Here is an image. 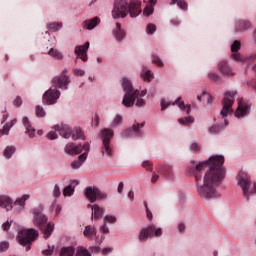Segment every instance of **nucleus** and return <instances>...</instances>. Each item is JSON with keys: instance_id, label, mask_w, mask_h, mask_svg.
Instances as JSON below:
<instances>
[{"instance_id": "1", "label": "nucleus", "mask_w": 256, "mask_h": 256, "mask_svg": "<svg viewBox=\"0 0 256 256\" xmlns=\"http://www.w3.org/2000/svg\"><path fill=\"white\" fill-rule=\"evenodd\" d=\"M224 161L223 156L214 155L211 156L208 161L191 165V168L194 169L196 182L199 181V173H201L205 167H209V171H207L203 177V184L197 187L198 195H200L202 199H213L217 197V185L219 181L225 179V169H223Z\"/></svg>"}, {"instance_id": "2", "label": "nucleus", "mask_w": 256, "mask_h": 256, "mask_svg": "<svg viewBox=\"0 0 256 256\" xmlns=\"http://www.w3.org/2000/svg\"><path fill=\"white\" fill-rule=\"evenodd\" d=\"M122 88L124 91V96L122 99V105L130 108L136 105L137 107H145L146 102L143 99L147 95V89L139 92V90H133V84L131 80L124 77L122 78Z\"/></svg>"}, {"instance_id": "3", "label": "nucleus", "mask_w": 256, "mask_h": 256, "mask_svg": "<svg viewBox=\"0 0 256 256\" xmlns=\"http://www.w3.org/2000/svg\"><path fill=\"white\" fill-rule=\"evenodd\" d=\"M127 15L130 17H139L141 15V1L139 0H116L114 9L112 10L113 19H125Z\"/></svg>"}, {"instance_id": "4", "label": "nucleus", "mask_w": 256, "mask_h": 256, "mask_svg": "<svg viewBox=\"0 0 256 256\" xmlns=\"http://www.w3.org/2000/svg\"><path fill=\"white\" fill-rule=\"evenodd\" d=\"M237 185L242 189L244 197L256 195V183H251V177L246 171L241 170L236 178Z\"/></svg>"}, {"instance_id": "5", "label": "nucleus", "mask_w": 256, "mask_h": 256, "mask_svg": "<svg viewBox=\"0 0 256 256\" xmlns=\"http://www.w3.org/2000/svg\"><path fill=\"white\" fill-rule=\"evenodd\" d=\"M16 233H18V241L20 245L26 247V251L31 249V243L39 237V232L35 229H23L19 226L16 227Z\"/></svg>"}, {"instance_id": "6", "label": "nucleus", "mask_w": 256, "mask_h": 256, "mask_svg": "<svg viewBox=\"0 0 256 256\" xmlns=\"http://www.w3.org/2000/svg\"><path fill=\"white\" fill-rule=\"evenodd\" d=\"M235 95H237V92L235 91L224 93V98L222 101L223 108L220 112V115L225 122V127H227V116L230 113H233V103H235Z\"/></svg>"}, {"instance_id": "7", "label": "nucleus", "mask_w": 256, "mask_h": 256, "mask_svg": "<svg viewBox=\"0 0 256 256\" xmlns=\"http://www.w3.org/2000/svg\"><path fill=\"white\" fill-rule=\"evenodd\" d=\"M100 137L103 141V146L101 153L103 156L111 157L113 155V148H111V139H113V130L111 129H104L100 133Z\"/></svg>"}, {"instance_id": "8", "label": "nucleus", "mask_w": 256, "mask_h": 256, "mask_svg": "<svg viewBox=\"0 0 256 256\" xmlns=\"http://www.w3.org/2000/svg\"><path fill=\"white\" fill-rule=\"evenodd\" d=\"M163 229L155 225H150L146 229H142L138 236L139 241H147L149 237H161Z\"/></svg>"}, {"instance_id": "9", "label": "nucleus", "mask_w": 256, "mask_h": 256, "mask_svg": "<svg viewBox=\"0 0 256 256\" xmlns=\"http://www.w3.org/2000/svg\"><path fill=\"white\" fill-rule=\"evenodd\" d=\"M85 195L87 199L91 201V203H95L96 201H104V199H107V194L95 187L86 188Z\"/></svg>"}, {"instance_id": "10", "label": "nucleus", "mask_w": 256, "mask_h": 256, "mask_svg": "<svg viewBox=\"0 0 256 256\" xmlns=\"http://www.w3.org/2000/svg\"><path fill=\"white\" fill-rule=\"evenodd\" d=\"M60 96L61 92H59L55 86H52L44 93L42 101L45 105H53V103H57V99H59Z\"/></svg>"}, {"instance_id": "11", "label": "nucleus", "mask_w": 256, "mask_h": 256, "mask_svg": "<svg viewBox=\"0 0 256 256\" xmlns=\"http://www.w3.org/2000/svg\"><path fill=\"white\" fill-rule=\"evenodd\" d=\"M89 145V143H85L83 145H75L74 143H69L65 146V153L67 155H80V153H85V147Z\"/></svg>"}, {"instance_id": "12", "label": "nucleus", "mask_w": 256, "mask_h": 256, "mask_svg": "<svg viewBox=\"0 0 256 256\" xmlns=\"http://www.w3.org/2000/svg\"><path fill=\"white\" fill-rule=\"evenodd\" d=\"M170 105H178L179 109L182 111H187L189 113V110L191 109V106L185 105V102L181 100V98H178L175 102H169L167 100H161V110L165 111L167 107Z\"/></svg>"}, {"instance_id": "13", "label": "nucleus", "mask_w": 256, "mask_h": 256, "mask_svg": "<svg viewBox=\"0 0 256 256\" xmlns=\"http://www.w3.org/2000/svg\"><path fill=\"white\" fill-rule=\"evenodd\" d=\"M249 109H251V105L244 103L243 99H238V109L236 110L235 117L238 119H243V117H247L249 115Z\"/></svg>"}, {"instance_id": "14", "label": "nucleus", "mask_w": 256, "mask_h": 256, "mask_svg": "<svg viewBox=\"0 0 256 256\" xmlns=\"http://www.w3.org/2000/svg\"><path fill=\"white\" fill-rule=\"evenodd\" d=\"M84 149L85 152L78 157V160L71 163L72 169H79L81 165L87 161V156L89 155V151H91V146L86 144Z\"/></svg>"}, {"instance_id": "15", "label": "nucleus", "mask_w": 256, "mask_h": 256, "mask_svg": "<svg viewBox=\"0 0 256 256\" xmlns=\"http://www.w3.org/2000/svg\"><path fill=\"white\" fill-rule=\"evenodd\" d=\"M89 42H86L84 45L76 46L74 53L77 55L81 61H87L89 58L87 56V51H89Z\"/></svg>"}, {"instance_id": "16", "label": "nucleus", "mask_w": 256, "mask_h": 256, "mask_svg": "<svg viewBox=\"0 0 256 256\" xmlns=\"http://www.w3.org/2000/svg\"><path fill=\"white\" fill-rule=\"evenodd\" d=\"M54 130L58 131L59 135L64 137V139H69V137H71L73 134V129H71V127H69L67 124H62L61 126L55 125Z\"/></svg>"}, {"instance_id": "17", "label": "nucleus", "mask_w": 256, "mask_h": 256, "mask_svg": "<svg viewBox=\"0 0 256 256\" xmlns=\"http://www.w3.org/2000/svg\"><path fill=\"white\" fill-rule=\"evenodd\" d=\"M34 215V225H45L47 223V216L43 215L41 208H36L33 210Z\"/></svg>"}, {"instance_id": "18", "label": "nucleus", "mask_w": 256, "mask_h": 256, "mask_svg": "<svg viewBox=\"0 0 256 256\" xmlns=\"http://www.w3.org/2000/svg\"><path fill=\"white\" fill-rule=\"evenodd\" d=\"M240 49H241V42L234 41V43L231 46L232 59H234V61H237L238 63H243V57L238 52Z\"/></svg>"}, {"instance_id": "19", "label": "nucleus", "mask_w": 256, "mask_h": 256, "mask_svg": "<svg viewBox=\"0 0 256 256\" xmlns=\"http://www.w3.org/2000/svg\"><path fill=\"white\" fill-rule=\"evenodd\" d=\"M52 83L55 87H59V89H67V85H69V77L66 75H62L60 77H55L52 80Z\"/></svg>"}, {"instance_id": "20", "label": "nucleus", "mask_w": 256, "mask_h": 256, "mask_svg": "<svg viewBox=\"0 0 256 256\" xmlns=\"http://www.w3.org/2000/svg\"><path fill=\"white\" fill-rule=\"evenodd\" d=\"M0 207L5 211H11L13 209V199L7 195H0Z\"/></svg>"}, {"instance_id": "21", "label": "nucleus", "mask_w": 256, "mask_h": 256, "mask_svg": "<svg viewBox=\"0 0 256 256\" xmlns=\"http://www.w3.org/2000/svg\"><path fill=\"white\" fill-rule=\"evenodd\" d=\"M218 71L227 77H233L235 75V72L231 69V66H229V64L225 61L218 64Z\"/></svg>"}, {"instance_id": "22", "label": "nucleus", "mask_w": 256, "mask_h": 256, "mask_svg": "<svg viewBox=\"0 0 256 256\" xmlns=\"http://www.w3.org/2000/svg\"><path fill=\"white\" fill-rule=\"evenodd\" d=\"M92 209V219H101L103 217V213H105V208H101L99 205H88Z\"/></svg>"}, {"instance_id": "23", "label": "nucleus", "mask_w": 256, "mask_h": 256, "mask_svg": "<svg viewBox=\"0 0 256 256\" xmlns=\"http://www.w3.org/2000/svg\"><path fill=\"white\" fill-rule=\"evenodd\" d=\"M97 25H99V19L94 17L92 19L85 20L82 24V27L88 31H92V29H95Z\"/></svg>"}, {"instance_id": "24", "label": "nucleus", "mask_w": 256, "mask_h": 256, "mask_svg": "<svg viewBox=\"0 0 256 256\" xmlns=\"http://www.w3.org/2000/svg\"><path fill=\"white\" fill-rule=\"evenodd\" d=\"M30 197H31V195H29V194H24L21 197H19L14 202L15 207H18V209H20V211H23V209H25V203L27 201H29Z\"/></svg>"}, {"instance_id": "25", "label": "nucleus", "mask_w": 256, "mask_h": 256, "mask_svg": "<svg viewBox=\"0 0 256 256\" xmlns=\"http://www.w3.org/2000/svg\"><path fill=\"white\" fill-rule=\"evenodd\" d=\"M22 123H23L24 127L26 128L27 135L30 137V139H33V137H35V128H33V126H31V123L29 122V118L24 117L22 119Z\"/></svg>"}, {"instance_id": "26", "label": "nucleus", "mask_w": 256, "mask_h": 256, "mask_svg": "<svg viewBox=\"0 0 256 256\" xmlns=\"http://www.w3.org/2000/svg\"><path fill=\"white\" fill-rule=\"evenodd\" d=\"M143 128V124L134 123L132 129L126 130L123 135L124 137H133V135H139V129Z\"/></svg>"}, {"instance_id": "27", "label": "nucleus", "mask_w": 256, "mask_h": 256, "mask_svg": "<svg viewBox=\"0 0 256 256\" xmlns=\"http://www.w3.org/2000/svg\"><path fill=\"white\" fill-rule=\"evenodd\" d=\"M83 234L86 239L91 240L94 237H97V230L95 229V226L88 225L85 227Z\"/></svg>"}, {"instance_id": "28", "label": "nucleus", "mask_w": 256, "mask_h": 256, "mask_svg": "<svg viewBox=\"0 0 256 256\" xmlns=\"http://www.w3.org/2000/svg\"><path fill=\"white\" fill-rule=\"evenodd\" d=\"M16 123H17V118H14L11 122L6 123L3 129L0 130V137H3V135H9V131L11 130V127H13Z\"/></svg>"}, {"instance_id": "29", "label": "nucleus", "mask_w": 256, "mask_h": 256, "mask_svg": "<svg viewBox=\"0 0 256 256\" xmlns=\"http://www.w3.org/2000/svg\"><path fill=\"white\" fill-rule=\"evenodd\" d=\"M53 231H55V223L49 222L45 229H44V239H49L51 235L53 234Z\"/></svg>"}, {"instance_id": "30", "label": "nucleus", "mask_w": 256, "mask_h": 256, "mask_svg": "<svg viewBox=\"0 0 256 256\" xmlns=\"http://www.w3.org/2000/svg\"><path fill=\"white\" fill-rule=\"evenodd\" d=\"M113 35L118 41H121V39L125 37V32L121 29V24H116V28L113 30Z\"/></svg>"}, {"instance_id": "31", "label": "nucleus", "mask_w": 256, "mask_h": 256, "mask_svg": "<svg viewBox=\"0 0 256 256\" xmlns=\"http://www.w3.org/2000/svg\"><path fill=\"white\" fill-rule=\"evenodd\" d=\"M140 77L149 83L153 79V73H151V70L143 68L142 72L140 73Z\"/></svg>"}, {"instance_id": "32", "label": "nucleus", "mask_w": 256, "mask_h": 256, "mask_svg": "<svg viewBox=\"0 0 256 256\" xmlns=\"http://www.w3.org/2000/svg\"><path fill=\"white\" fill-rule=\"evenodd\" d=\"M48 55L50 57H53L54 59H57L58 61H61V59H63V53L59 52V50L55 48H51L48 52Z\"/></svg>"}, {"instance_id": "33", "label": "nucleus", "mask_w": 256, "mask_h": 256, "mask_svg": "<svg viewBox=\"0 0 256 256\" xmlns=\"http://www.w3.org/2000/svg\"><path fill=\"white\" fill-rule=\"evenodd\" d=\"M178 123L180 125H185L186 127H189V125H193V123H195V119L191 116H188V117L180 118L178 120Z\"/></svg>"}, {"instance_id": "34", "label": "nucleus", "mask_w": 256, "mask_h": 256, "mask_svg": "<svg viewBox=\"0 0 256 256\" xmlns=\"http://www.w3.org/2000/svg\"><path fill=\"white\" fill-rule=\"evenodd\" d=\"M104 225H115L117 223V217L115 215H106L103 218Z\"/></svg>"}, {"instance_id": "35", "label": "nucleus", "mask_w": 256, "mask_h": 256, "mask_svg": "<svg viewBox=\"0 0 256 256\" xmlns=\"http://www.w3.org/2000/svg\"><path fill=\"white\" fill-rule=\"evenodd\" d=\"M75 248L74 247H64L61 249L60 256H74Z\"/></svg>"}, {"instance_id": "36", "label": "nucleus", "mask_w": 256, "mask_h": 256, "mask_svg": "<svg viewBox=\"0 0 256 256\" xmlns=\"http://www.w3.org/2000/svg\"><path fill=\"white\" fill-rule=\"evenodd\" d=\"M71 137L73 139H85V136L83 135V130L81 128H74V130H72Z\"/></svg>"}, {"instance_id": "37", "label": "nucleus", "mask_w": 256, "mask_h": 256, "mask_svg": "<svg viewBox=\"0 0 256 256\" xmlns=\"http://www.w3.org/2000/svg\"><path fill=\"white\" fill-rule=\"evenodd\" d=\"M62 27H63V24L59 22H53L48 24V29L53 33H55L56 31H59V29H61Z\"/></svg>"}, {"instance_id": "38", "label": "nucleus", "mask_w": 256, "mask_h": 256, "mask_svg": "<svg viewBox=\"0 0 256 256\" xmlns=\"http://www.w3.org/2000/svg\"><path fill=\"white\" fill-rule=\"evenodd\" d=\"M13 153H15V147L13 146H8L6 147V149L4 150V157L6 159H11Z\"/></svg>"}, {"instance_id": "39", "label": "nucleus", "mask_w": 256, "mask_h": 256, "mask_svg": "<svg viewBox=\"0 0 256 256\" xmlns=\"http://www.w3.org/2000/svg\"><path fill=\"white\" fill-rule=\"evenodd\" d=\"M75 193V187L69 185L64 188L63 195L64 197H71Z\"/></svg>"}, {"instance_id": "40", "label": "nucleus", "mask_w": 256, "mask_h": 256, "mask_svg": "<svg viewBox=\"0 0 256 256\" xmlns=\"http://www.w3.org/2000/svg\"><path fill=\"white\" fill-rule=\"evenodd\" d=\"M76 256H91V253L85 247H78Z\"/></svg>"}, {"instance_id": "41", "label": "nucleus", "mask_w": 256, "mask_h": 256, "mask_svg": "<svg viewBox=\"0 0 256 256\" xmlns=\"http://www.w3.org/2000/svg\"><path fill=\"white\" fill-rule=\"evenodd\" d=\"M198 101H202V99H207L208 105H211L213 103V98L210 94H207V92L202 93L201 96H197Z\"/></svg>"}, {"instance_id": "42", "label": "nucleus", "mask_w": 256, "mask_h": 256, "mask_svg": "<svg viewBox=\"0 0 256 256\" xmlns=\"http://www.w3.org/2000/svg\"><path fill=\"white\" fill-rule=\"evenodd\" d=\"M123 123V117L121 115H116L113 119L111 126L112 127H119Z\"/></svg>"}, {"instance_id": "43", "label": "nucleus", "mask_w": 256, "mask_h": 256, "mask_svg": "<svg viewBox=\"0 0 256 256\" xmlns=\"http://www.w3.org/2000/svg\"><path fill=\"white\" fill-rule=\"evenodd\" d=\"M153 7L151 4H148L144 10H143V15H145V17H149V15H153Z\"/></svg>"}, {"instance_id": "44", "label": "nucleus", "mask_w": 256, "mask_h": 256, "mask_svg": "<svg viewBox=\"0 0 256 256\" xmlns=\"http://www.w3.org/2000/svg\"><path fill=\"white\" fill-rule=\"evenodd\" d=\"M157 31V27L154 24H148L146 27L147 35H153Z\"/></svg>"}, {"instance_id": "45", "label": "nucleus", "mask_w": 256, "mask_h": 256, "mask_svg": "<svg viewBox=\"0 0 256 256\" xmlns=\"http://www.w3.org/2000/svg\"><path fill=\"white\" fill-rule=\"evenodd\" d=\"M152 63L158 67H163V61L158 56H152Z\"/></svg>"}, {"instance_id": "46", "label": "nucleus", "mask_w": 256, "mask_h": 256, "mask_svg": "<svg viewBox=\"0 0 256 256\" xmlns=\"http://www.w3.org/2000/svg\"><path fill=\"white\" fill-rule=\"evenodd\" d=\"M176 5L179 9H182V11H187V2H185V0H179Z\"/></svg>"}, {"instance_id": "47", "label": "nucleus", "mask_w": 256, "mask_h": 256, "mask_svg": "<svg viewBox=\"0 0 256 256\" xmlns=\"http://www.w3.org/2000/svg\"><path fill=\"white\" fill-rule=\"evenodd\" d=\"M9 249V242L2 241L0 242V253H3V251H7Z\"/></svg>"}, {"instance_id": "48", "label": "nucleus", "mask_w": 256, "mask_h": 256, "mask_svg": "<svg viewBox=\"0 0 256 256\" xmlns=\"http://www.w3.org/2000/svg\"><path fill=\"white\" fill-rule=\"evenodd\" d=\"M47 139H49L50 141H55V139H57L58 135L57 132L51 130L48 134H47Z\"/></svg>"}, {"instance_id": "49", "label": "nucleus", "mask_w": 256, "mask_h": 256, "mask_svg": "<svg viewBox=\"0 0 256 256\" xmlns=\"http://www.w3.org/2000/svg\"><path fill=\"white\" fill-rule=\"evenodd\" d=\"M36 115L37 117H45V110L41 106L36 107Z\"/></svg>"}, {"instance_id": "50", "label": "nucleus", "mask_w": 256, "mask_h": 256, "mask_svg": "<svg viewBox=\"0 0 256 256\" xmlns=\"http://www.w3.org/2000/svg\"><path fill=\"white\" fill-rule=\"evenodd\" d=\"M219 131H221V127L219 126H212L208 129V132L213 135L215 133H219Z\"/></svg>"}, {"instance_id": "51", "label": "nucleus", "mask_w": 256, "mask_h": 256, "mask_svg": "<svg viewBox=\"0 0 256 256\" xmlns=\"http://www.w3.org/2000/svg\"><path fill=\"white\" fill-rule=\"evenodd\" d=\"M238 31H243V29H247V27H249V23L247 22H240L238 24Z\"/></svg>"}, {"instance_id": "52", "label": "nucleus", "mask_w": 256, "mask_h": 256, "mask_svg": "<svg viewBox=\"0 0 256 256\" xmlns=\"http://www.w3.org/2000/svg\"><path fill=\"white\" fill-rule=\"evenodd\" d=\"M53 251H55V247L49 246L48 249H46V250L43 251V254L46 255V256H49V255H52V254H53Z\"/></svg>"}, {"instance_id": "53", "label": "nucleus", "mask_w": 256, "mask_h": 256, "mask_svg": "<svg viewBox=\"0 0 256 256\" xmlns=\"http://www.w3.org/2000/svg\"><path fill=\"white\" fill-rule=\"evenodd\" d=\"M74 72H75V75H77L78 77H83V75H85V70L80 68H76Z\"/></svg>"}, {"instance_id": "54", "label": "nucleus", "mask_w": 256, "mask_h": 256, "mask_svg": "<svg viewBox=\"0 0 256 256\" xmlns=\"http://www.w3.org/2000/svg\"><path fill=\"white\" fill-rule=\"evenodd\" d=\"M100 232H101V233H104V234L109 233V227H107V224H103V225L100 227Z\"/></svg>"}, {"instance_id": "55", "label": "nucleus", "mask_w": 256, "mask_h": 256, "mask_svg": "<svg viewBox=\"0 0 256 256\" xmlns=\"http://www.w3.org/2000/svg\"><path fill=\"white\" fill-rule=\"evenodd\" d=\"M53 195H54V197H59V195H61V190L59 189V186L56 185L54 187Z\"/></svg>"}, {"instance_id": "56", "label": "nucleus", "mask_w": 256, "mask_h": 256, "mask_svg": "<svg viewBox=\"0 0 256 256\" xmlns=\"http://www.w3.org/2000/svg\"><path fill=\"white\" fill-rule=\"evenodd\" d=\"M191 151H199V144L197 142H193L190 146Z\"/></svg>"}, {"instance_id": "57", "label": "nucleus", "mask_w": 256, "mask_h": 256, "mask_svg": "<svg viewBox=\"0 0 256 256\" xmlns=\"http://www.w3.org/2000/svg\"><path fill=\"white\" fill-rule=\"evenodd\" d=\"M9 227H11V222L6 221L3 225H2V229L3 231H8Z\"/></svg>"}, {"instance_id": "58", "label": "nucleus", "mask_w": 256, "mask_h": 256, "mask_svg": "<svg viewBox=\"0 0 256 256\" xmlns=\"http://www.w3.org/2000/svg\"><path fill=\"white\" fill-rule=\"evenodd\" d=\"M23 104V101L21 100V98L17 97L15 100H14V105L16 107H21V105Z\"/></svg>"}, {"instance_id": "59", "label": "nucleus", "mask_w": 256, "mask_h": 256, "mask_svg": "<svg viewBox=\"0 0 256 256\" xmlns=\"http://www.w3.org/2000/svg\"><path fill=\"white\" fill-rule=\"evenodd\" d=\"M113 249L112 248H104L102 250L103 255H109V253H112Z\"/></svg>"}, {"instance_id": "60", "label": "nucleus", "mask_w": 256, "mask_h": 256, "mask_svg": "<svg viewBox=\"0 0 256 256\" xmlns=\"http://www.w3.org/2000/svg\"><path fill=\"white\" fill-rule=\"evenodd\" d=\"M210 79L213 81H219V76H217L215 73H210L209 74Z\"/></svg>"}, {"instance_id": "61", "label": "nucleus", "mask_w": 256, "mask_h": 256, "mask_svg": "<svg viewBox=\"0 0 256 256\" xmlns=\"http://www.w3.org/2000/svg\"><path fill=\"white\" fill-rule=\"evenodd\" d=\"M178 230H179L180 233H183V231H185V224L180 223V224L178 225Z\"/></svg>"}, {"instance_id": "62", "label": "nucleus", "mask_w": 256, "mask_h": 256, "mask_svg": "<svg viewBox=\"0 0 256 256\" xmlns=\"http://www.w3.org/2000/svg\"><path fill=\"white\" fill-rule=\"evenodd\" d=\"M146 215L148 219H153V214L149 211V208H146Z\"/></svg>"}, {"instance_id": "63", "label": "nucleus", "mask_w": 256, "mask_h": 256, "mask_svg": "<svg viewBox=\"0 0 256 256\" xmlns=\"http://www.w3.org/2000/svg\"><path fill=\"white\" fill-rule=\"evenodd\" d=\"M157 179H159V175L154 174V175L152 176V183H157Z\"/></svg>"}, {"instance_id": "64", "label": "nucleus", "mask_w": 256, "mask_h": 256, "mask_svg": "<svg viewBox=\"0 0 256 256\" xmlns=\"http://www.w3.org/2000/svg\"><path fill=\"white\" fill-rule=\"evenodd\" d=\"M118 193H123V183H119V185H118Z\"/></svg>"}]
</instances>
